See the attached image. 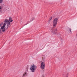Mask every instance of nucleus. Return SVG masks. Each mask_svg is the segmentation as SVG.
Returning a JSON list of instances; mask_svg holds the SVG:
<instances>
[{
    "label": "nucleus",
    "mask_w": 77,
    "mask_h": 77,
    "mask_svg": "<svg viewBox=\"0 0 77 77\" xmlns=\"http://www.w3.org/2000/svg\"><path fill=\"white\" fill-rule=\"evenodd\" d=\"M9 21H10V23H12V21H13V20L11 17H10L9 18Z\"/></svg>",
    "instance_id": "8"
},
{
    "label": "nucleus",
    "mask_w": 77,
    "mask_h": 77,
    "mask_svg": "<svg viewBox=\"0 0 77 77\" xmlns=\"http://www.w3.org/2000/svg\"><path fill=\"white\" fill-rule=\"evenodd\" d=\"M0 32H1V29H0Z\"/></svg>",
    "instance_id": "19"
},
{
    "label": "nucleus",
    "mask_w": 77,
    "mask_h": 77,
    "mask_svg": "<svg viewBox=\"0 0 77 77\" xmlns=\"http://www.w3.org/2000/svg\"><path fill=\"white\" fill-rule=\"evenodd\" d=\"M63 76H64L65 77H68V74L66 73V72H64L63 73Z\"/></svg>",
    "instance_id": "7"
},
{
    "label": "nucleus",
    "mask_w": 77,
    "mask_h": 77,
    "mask_svg": "<svg viewBox=\"0 0 77 77\" xmlns=\"http://www.w3.org/2000/svg\"><path fill=\"white\" fill-rule=\"evenodd\" d=\"M59 35L60 36V34H59Z\"/></svg>",
    "instance_id": "18"
},
{
    "label": "nucleus",
    "mask_w": 77,
    "mask_h": 77,
    "mask_svg": "<svg viewBox=\"0 0 77 77\" xmlns=\"http://www.w3.org/2000/svg\"><path fill=\"white\" fill-rule=\"evenodd\" d=\"M7 27L6 28V29L7 30L8 29V27H9V24H8V23H7Z\"/></svg>",
    "instance_id": "11"
},
{
    "label": "nucleus",
    "mask_w": 77,
    "mask_h": 77,
    "mask_svg": "<svg viewBox=\"0 0 77 77\" xmlns=\"http://www.w3.org/2000/svg\"><path fill=\"white\" fill-rule=\"evenodd\" d=\"M4 23H5V24L6 23H8V24L9 26L11 24V22H10L9 20H8V19H5L4 21Z\"/></svg>",
    "instance_id": "6"
},
{
    "label": "nucleus",
    "mask_w": 77,
    "mask_h": 77,
    "mask_svg": "<svg viewBox=\"0 0 77 77\" xmlns=\"http://www.w3.org/2000/svg\"><path fill=\"white\" fill-rule=\"evenodd\" d=\"M52 18H53V17H51L49 18V21H50L51 20H52Z\"/></svg>",
    "instance_id": "12"
},
{
    "label": "nucleus",
    "mask_w": 77,
    "mask_h": 77,
    "mask_svg": "<svg viewBox=\"0 0 77 77\" xmlns=\"http://www.w3.org/2000/svg\"><path fill=\"white\" fill-rule=\"evenodd\" d=\"M41 68L42 69H43L45 68V63L44 62H42L41 63Z\"/></svg>",
    "instance_id": "5"
},
{
    "label": "nucleus",
    "mask_w": 77,
    "mask_h": 77,
    "mask_svg": "<svg viewBox=\"0 0 77 77\" xmlns=\"http://www.w3.org/2000/svg\"><path fill=\"white\" fill-rule=\"evenodd\" d=\"M2 9V7L1 6H0V10L1 9Z\"/></svg>",
    "instance_id": "17"
},
{
    "label": "nucleus",
    "mask_w": 77,
    "mask_h": 77,
    "mask_svg": "<svg viewBox=\"0 0 77 77\" xmlns=\"http://www.w3.org/2000/svg\"><path fill=\"white\" fill-rule=\"evenodd\" d=\"M37 68V67L35 65V64H33L31 65L30 68V70L32 72H34L36 71Z\"/></svg>",
    "instance_id": "1"
},
{
    "label": "nucleus",
    "mask_w": 77,
    "mask_h": 77,
    "mask_svg": "<svg viewBox=\"0 0 77 77\" xmlns=\"http://www.w3.org/2000/svg\"><path fill=\"white\" fill-rule=\"evenodd\" d=\"M51 32L52 33H53V34H54V35H56V32H57V29H54L53 28H51Z\"/></svg>",
    "instance_id": "4"
},
{
    "label": "nucleus",
    "mask_w": 77,
    "mask_h": 77,
    "mask_svg": "<svg viewBox=\"0 0 77 77\" xmlns=\"http://www.w3.org/2000/svg\"><path fill=\"white\" fill-rule=\"evenodd\" d=\"M28 24V23H27V24H26L25 25H24V26H23V27L24 26H26V25H27Z\"/></svg>",
    "instance_id": "16"
},
{
    "label": "nucleus",
    "mask_w": 77,
    "mask_h": 77,
    "mask_svg": "<svg viewBox=\"0 0 77 77\" xmlns=\"http://www.w3.org/2000/svg\"><path fill=\"white\" fill-rule=\"evenodd\" d=\"M6 25V24L5 23H4L3 26L1 27V29L3 32H5L6 31V29L5 28Z\"/></svg>",
    "instance_id": "2"
},
{
    "label": "nucleus",
    "mask_w": 77,
    "mask_h": 77,
    "mask_svg": "<svg viewBox=\"0 0 77 77\" xmlns=\"http://www.w3.org/2000/svg\"><path fill=\"white\" fill-rule=\"evenodd\" d=\"M27 75V72L24 73L23 75L21 77H25Z\"/></svg>",
    "instance_id": "9"
},
{
    "label": "nucleus",
    "mask_w": 77,
    "mask_h": 77,
    "mask_svg": "<svg viewBox=\"0 0 77 77\" xmlns=\"http://www.w3.org/2000/svg\"><path fill=\"white\" fill-rule=\"evenodd\" d=\"M68 29H69V31H70V32H71V29L69 28H68Z\"/></svg>",
    "instance_id": "14"
},
{
    "label": "nucleus",
    "mask_w": 77,
    "mask_h": 77,
    "mask_svg": "<svg viewBox=\"0 0 77 77\" xmlns=\"http://www.w3.org/2000/svg\"><path fill=\"white\" fill-rule=\"evenodd\" d=\"M35 17H32L31 19L29 21V23H30L32 21H33V20H35Z\"/></svg>",
    "instance_id": "10"
},
{
    "label": "nucleus",
    "mask_w": 77,
    "mask_h": 77,
    "mask_svg": "<svg viewBox=\"0 0 77 77\" xmlns=\"http://www.w3.org/2000/svg\"><path fill=\"white\" fill-rule=\"evenodd\" d=\"M50 24V21H49V22L47 24L49 25Z\"/></svg>",
    "instance_id": "15"
},
{
    "label": "nucleus",
    "mask_w": 77,
    "mask_h": 77,
    "mask_svg": "<svg viewBox=\"0 0 77 77\" xmlns=\"http://www.w3.org/2000/svg\"><path fill=\"white\" fill-rule=\"evenodd\" d=\"M3 2V0H0V3H2Z\"/></svg>",
    "instance_id": "13"
},
{
    "label": "nucleus",
    "mask_w": 77,
    "mask_h": 77,
    "mask_svg": "<svg viewBox=\"0 0 77 77\" xmlns=\"http://www.w3.org/2000/svg\"><path fill=\"white\" fill-rule=\"evenodd\" d=\"M57 21H58V19L57 18H56L54 20L53 22V26L54 27L57 25Z\"/></svg>",
    "instance_id": "3"
}]
</instances>
